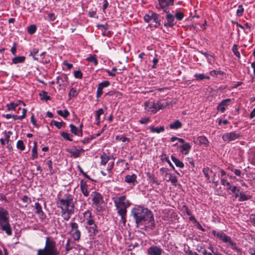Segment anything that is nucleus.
<instances>
[{
	"label": "nucleus",
	"instance_id": "1",
	"mask_svg": "<svg viewBox=\"0 0 255 255\" xmlns=\"http://www.w3.org/2000/svg\"><path fill=\"white\" fill-rule=\"evenodd\" d=\"M131 214L137 226L147 223L154 225L153 215L152 212L147 208L138 206L132 210Z\"/></svg>",
	"mask_w": 255,
	"mask_h": 255
},
{
	"label": "nucleus",
	"instance_id": "2",
	"mask_svg": "<svg viewBox=\"0 0 255 255\" xmlns=\"http://www.w3.org/2000/svg\"><path fill=\"white\" fill-rule=\"evenodd\" d=\"M59 252L56 247V243L51 237H46L45 245L43 249L37 250V255H59Z\"/></svg>",
	"mask_w": 255,
	"mask_h": 255
},
{
	"label": "nucleus",
	"instance_id": "3",
	"mask_svg": "<svg viewBox=\"0 0 255 255\" xmlns=\"http://www.w3.org/2000/svg\"><path fill=\"white\" fill-rule=\"evenodd\" d=\"M0 229L4 231L8 236L12 235L8 212L2 207H0Z\"/></svg>",
	"mask_w": 255,
	"mask_h": 255
},
{
	"label": "nucleus",
	"instance_id": "4",
	"mask_svg": "<svg viewBox=\"0 0 255 255\" xmlns=\"http://www.w3.org/2000/svg\"><path fill=\"white\" fill-rule=\"evenodd\" d=\"M73 197L71 195L67 194L62 198L59 199L57 202L58 207L61 208V211L71 213L74 211V204Z\"/></svg>",
	"mask_w": 255,
	"mask_h": 255
},
{
	"label": "nucleus",
	"instance_id": "5",
	"mask_svg": "<svg viewBox=\"0 0 255 255\" xmlns=\"http://www.w3.org/2000/svg\"><path fill=\"white\" fill-rule=\"evenodd\" d=\"M144 19L145 22L150 23L151 25H153L155 27H158L160 24V15L151 11H149L144 16Z\"/></svg>",
	"mask_w": 255,
	"mask_h": 255
},
{
	"label": "nucleus",
	"instance_id": "6",
	"mask_svg": "<svg viewBox=\"0 0 255 255\" xmlns=\"http://www.w3.org/2000/svg\"><path fill=\"white\" fill-rule=\"evenodd\" d=\"M241 135L236 132H227L222 135V139L224 141L230 142L239 138Z\"/></svg>",
	"mask_w": 255,
	"mask_h": 255
},
{
	"label": "nucleus",
	"instance_id": "7",
	"mask_svg": "<svg viewBox=\"0 0 255 255\" xmlns=\"http://www.w3.org/2000/svg\"><path fill=\"white\" fill-rule=\"evenodd\" d=\"M72 235L75 241H79L81 237V232L78 229V225L75 222L71 223Z\"/></svg>",
	"mask_w": 255,
	"mask_h": 255
},
{
	"label": "nucleus",
	"instance_id": "8",
	"mask_svg": "<svg viewBox=\"0 0 255 255\" xmlns=\"http://www.w3.org/2000/svg\"><path fill=\"white\" fill-rule=\"evenodd\" d=\"M91 196L93 197L92 201L93 204H94L97 208H99L100 205L103 203V198L102 196L98 192H93L91 193Z\"/></svg>",
	"mask_w": 255,
	"mask_h": 255
},
{
	"label": "nucleus",
	"instance_id": "9",
	"mask_svg": "<svg viewBox=\"0 0 255 255\" xmlns=\"http://www.w3.org/2000/svg\"><path fill=\"white\" fill-rule=\"evenodd\" d=\"M116 203L118 207L127 208L130 205V203L128 200H126V196H122L119 197L118 201H115V204Z\"/></svg>",
	"mask_w": 255,
	"mask_h": 255
},
{
	"label": "nucleus",
	"instance_id": "10",
	"mask_svg": "<svg viewBox=\"0 0 255 255\" xmlns=\"http://www.w3.org/2000/svg\"><path fill=\"white\" fill-rule=\"evenodd\" d=\"M163 252L162 249L156 246H152L147 250L148 255H161Z\"/></svg>",
	"mask_w": 255,
	"mask_h": 255
},
{
	"label": "nucleus",
	"instance_id": "11",
	"mask_svg": "<svg viewBox=\"0 0 255 255\" xmlns=\"http://www.w3.org/2000/svg\"><path fill=\"white\" fill-rule=\"evenodd\" d=\"M110 83L109 81H105L98 84L97 95V96H101L105 93V90L106 88L109 87Z\"/></svg>",
	"mask_w": 255,
	"mask_h": 255
},
{
	"label": "nucleus",
	"instance_id": "12",
	"mask_svg": "<svg viewBox=\"0 0 255 255\" xmlns=\"http://www.w3.org/2000/svg\"><path fill=\"white\" fill-rule=\"evenodd\" d=\"M68 77L65 74H61L57 77L56 83L60 87H64L68 83Z\"/></svg>",
	"mask_w": 255,
	"mask_h": 255
},
{
	"label": "nucleus",
	"instance_id": "13",
	"mask_svg": "<svg viewBox=\"0 0 255 255\" xmlns=\"http://www.w3.org/2000/svg\"><path fill=\"white\" fill-rule=\"evenodd\" d=\"M160 171H165V177L168 178L167 179V181L171 182L173 185H176V183L177 182V179L175 175H173L170 173L168 172V169L164 168H161L160 169Z\"/></svg>",
	"mask_w": 255,
	"mask_h": 255
},
{
	"label": "nucleus",
	"instance_id": "14",
	"mask_svg": "<svg viewBox=\"0 0 255 255\" xmlns=\"http://www.w3.org/2000/svg\"><path fill=\"white\" fill-rule=\"evenodd\" d=\"M212 234L217 238L221 240L223 243H226L229 236L226 235L223 231L217 232L216 230H212Z\"/></svg>",
	"mask_w": 255,
	"mask_h": 255
},
{
	"label": "nucleus",
	"instance_id": "15",
	"mask_svg": "<svg viewBox=\"0 0 255 255\" xmlns=\"http://www.w3.org/2000/svg\"><path fill=\"white\" fill-rule=\"evenodd\" d=\"M84 217L86 220V224L88 225L87 226L95 224V221L92 216L91 213L89 210L85 212L84 213Z\"/></svg>",
	"mask_w": 255,
	"mask_h": 255
},
{
	"label": "nucleus",
	"instance_id": "16",
	"mask_svg": "<svg viewBox=\"0 0 255 255\" xmlns=\"http://www.w3.org/2000/svg\"><path fill=\"white\" fill-rule=\"evenodd\" d=\"M137 176L135 174L127 175L125 176V181L128 184L135 185L137 183Z\"/></svg>",
	"mask_w": 255,
	"mask_h": 255
},
{
	"label": "nucleus",
	"instance_id": "17",
	"mask_svg": "<svg viewBox=\"0 0 255 255\" xmlns=\"http://www.w3.org/2000/svg\"><path fill=\"white\" fill-rule=\"evenodd\" d=\"M167 21L164 23L165 26L172 27L175 24V17L171 13L167 12L166 16Z\"/></svg>",
	"mask_w": 255,
	"mask_h": 255
},
{
	"label": "nucleus",
	"instance_id": "18",
	"mask_svg": "<svg viewBox=\"0 0 255 255\" xmlns=\"http://www.w3.org/2000/svg\"><path fill=\"white\" fill-rule=\"evenodd\" d=\"M35 213L38 214L39 218L41 219H44L46 218V215L42 210V207L40 204L36 202L35 204Z\"/></svg>",
	"mask_w": 255,
	"mask_h": 255
},
{
	"label": "nucleus",
	"instance_id": "19",
	"mask_svg": "<svg viewBox=\"0 0 255 255\" xmlns=\"http://www.w3.org/2000/svg\"><path fill=\"white\" fill-rule=\"evenodd\" d=\"M231 100L230 99H226L223 100L217 107V110L221 111L222 113L224 112L226 107H228Z\"/></svg>",
	"mask_w": 255,
	"mask_h": 255
},
{
	"label": "nucleus",
	"instance_id": "20",
	"mask_svg": "<svg viewBox=\"0 0 255 255\" xmlns=\"http://www.w3.org/2000/svg\"><path fill=\"white\" fill-rule=\"evenodd\" d=\"M167 103L164 101H158L156 103H153V108L155 112L159 110L164 109L166 107Z\"/></svg>",
	"mask_w": 255,
	"mask_h": 255
},
{
	"label": "nucleus",
	"instance_id": "21",
	"mask_svg": "<svg viewBox=\"0 0 255 255\" xmlns=\"http://www.w3.org/2000/svg\"><path fill=\"white\" fill-rule=\"evenodd\" d=\"M179 147L181 149L180 151L185 155L188 154L191 148V146L189 143L182 144Z\"/></svg>",
	"mask_w": 255,
	"mask_h": 255
},
{
	"label": "nucleus",
	"instance_id": "22",
	"mask_svg": "<svg viewBox=\"0 0 255 255\" xmlns=\"http://www.w3.org/2000/svg\"><path fill=\"white\" fill-rule=\"evenodd\" d=\"M86 228L88 229L91 236H94L98 233V227L96 224L87 226Z\"/></svg>",
	"mask_w": 255,
	"mask_h": 255
},
{
	"label": "nucleus",
	"instance_id": "23",
	"mask_svg": "<svg viewBox=\"0 0 255 255\" xmlns=\"http://www.w3.org/2000/svg\"><path fill=\"white\" fill-rule=\"evenodd\" d=\"M70 128V131L72 133L77 136L82 135V129H79L73 124H70L69 126Z\"/></svg>",
	"mask_w": 255,
	"mask_h": 255
},
{
	"label": "nucleus",
	"instance_id": "24",
	"mask_svg": "<svg viewBox=\"0 0 255 255\" xmlns=\"http://www.w3.org/2000/svg\"><path fill=\"white\" fill-rule=\"evenodd\" d=\"M68 152L71 154V156L72 157H74V158H77L80 156L81 152H84L85 150L81 148L80 149H75L74 150L73 149H68Z\"/></svg>",
	"mask_w": 255,
	"mask_h": 255
},
{
	"label": "nucleus",
	"instance_id": "25",
	"mask_svg": "<svg viewBox=\"0 0 255 255\" xmlns=\"http://www.w3.org/2000/svg\"><path fill=\"white\" fill-rule=\"evenodd\" d=\"M221 184L224 186H227V189L230 190L233 193H235L237 190V187L231 186L230 183L225 179H221Z\"/></svg>",
	"mask_w": 255,
	"mask_h": 255
},
{
	"label": "nucleus",
	"instance_id": "26",
	"mask_svg": "<svg viewBox=\"0 0 255 255\" xmlns=\"http://www.w3.org/2000/svg\"><path fill=\"white\" fill-rule=\"evenodd\" d=\"M81 192L85 197H88L89 195V192L88 190V185L86 182L82 181L80 184Z\"/></svg>",
	"mask_w": 255,
	"mask_h": 255
},
{
	"label": "nucleus",
	"instance_id": "27",
	"mask_svg": "<svg viewBox=\"0 0 255 255\" xmlns=\"http://www.w3.org/2000/svg\"><path fill=\"white\" fill-rule=\"evenodd\" d=\"M226 243H228L229 246L233 250L237 252H240V250L236 246V244L231 240L230 237L228 238V241H226Z\"/></svg>",
	"mask_w": 255,
	"mask_h": 255
},
{
	"label": "nucleus",
	"instance_id": "28",
	"mask_svg": "<svg viewBox=\"0 0 255 255\" xmlns=\"http://www.w3.org/2000/svg\"><path fill=\"white\" fill-rule=\"evenodd\" d=\"M100 158L101 160V164L105 165L111 159V157L108 155L106 153H104L103 154L101 155Z\"/></svg>",
	"mask_w": 255,
	"mask_h": 255
},
{
	"label": "nucleus",
	"instance_id": "29",
	"mask_svg": "<svg viewBox=\"0 0 255 255\" xmlns=\"http://www.w3.org/2000/svg\"><path fill=\"white\" fill-rule=\"evenodd\" d=\"M25 60V57L23 56H16L12 59V63L14 64L23 63Z\"/></svg>",
	"mask_w": 255,
	"mask_h": 255
},
{
	"label": "nucleus",
	"instance_id": "30",
	"mask_svg": "<svg viewBox=\"0 0 255 255\" xmlns=\"http://www.w3.org/2000/svg\"><path fill=\"white\" fill-rule=\"evenodd\" d=\"M75 243L72 242L71 239L69 238L68 239L66 244L65 245V250L67 252L71 251L73 248Z\"/></svg>",
	"mask_w": 255,
	"mask_h": 255
},
{
	"label": "nucleus",
	"instance_id": "31",
	"mask_svg": "<svg viewBox=\"0 0 255 255\" xmlns=\"http://www.w3.org/2000/svg\"><path fill=\"white\" fill-rule=\"evenodd\" d=\"M182 126V124L179 121L177 120L174 122L171 123L169 125V127L171 129H177L181 128Z\"/></svg>",
	"mask_w": 255,
	"mask_h": 255
},
{
	"label": "nucleus",
	"instance_id": "32",
	"mask_svg": "<svg viewBox=\"0 0 255 255\" xmlns=\"http://www.w3.org/2000/svg\"><path fill=\"white\" fill-rule=\"evenodd\" d=\"M197 141L199 142V144L200 145H204L207 146L209 143V141L207 138L204 136H200L197 138Z\"/></svg>",
	"mask_w": 255,
	"mask_h": 255
},
{
	"label": "nucleus",
	"instance_id": "33",
	"mask_svg": "<svg viewBox=\"0 0 255 255\" xmlns=\"http://www.w3.org/2000/svg\"><path fill=\"white\" fill-rule=\"evenodd\" d=\"M252 196L250 195L245 194L244 192L240 193V198L238 199L239 202L245 201L251 199Z\"/></svg>",
	"mask_w": 255,
	"mask_h": 255
},
{
	"label": "nucleus",
	"instance_id": "34",
	"mask_svg": "<svg viewBox=\"0 0 255 255\" xmlns=\"http://www.w3.org/2000/svg\"><path fill=\"white\" fill-rule=\"evenodd\" d=\"M171 159L172 161L175 163L176 166L177 167H178L179 168H183L184 167V163L179 160L178 159L176 158L175 157L172 156H171Z\"/></svg>",
	"mask_w": 255,
	"mask_h": 255
},
{
	"label": "nucleus",
	"instance_id": "35",
	"mask_svg": "<svg viewBox=\"0 0 255 255\" xmlns=\"http://www.w3.org/2000/svg\"><path fill=\"white\" fill-rule=\"evenodd\" d=\"M116 207L118 209V213L120 216H126L127 213V208L118 207L117 203Z\"/></svg>",
	"mask_w": 255,
	"mask_h": 255
},
{
	"label": "nucleus",
	"instance_id": "36",
	"mask_svg": "<svg viewBox=\"0 0 255 255\" xmlns=\"http://www.w3.org/2000/svg\"><path fill=\"white\" fill-rule=\"evenodd\" d=\"M38 157V152L37 149V143L36 142H34V146L32 149V156L31 158L34 159Z\"/></svg>",
	"mask_w": 255,
	"mask_h": 255
},
{
	"label": "nucleus",
	"instance_id": "37",
	"mask_svg": "<svg viewBox=\"0 0 255 255\" xmlns=\"http://www.w3.org/2000/svg\"><path fill=\"white\" fill-rule=\"evenodd\" d=\"M27 110L25 109H22V115L21 116H17V115H12V118L14 120H22L23 119H24L26 114Z\"/></svg>",
	"mask_w": 255,
	"mask_h": 255
},
{
	"label": "nucleus",
	"instance_id": "38",
	"mask_svg": "<svg viewBox=\"0 0 255 255\" xmlns=\"http://www.w3.org/2000/svg\"><path fill=\"white\" fill-rule=\"evenodd\" d=\"M74 213V211H72L71 213H70L69 212L61 211L62 216L63 219L65 221H68L70 219L71 216L72 214H73Z\"/></svg>",
	"mask_w": 255,
	"mask_h": 255
},
{
	"label": "nucleus",
	"instance_id": "39",
	"mask_svg": "<svg viewBox=\"0 0 255 255\" xmlns=\"http://www.w3.org/2000/svg\"><path fill=\"white\" fill-rule=\"evenodd\" d=\"M86 60L89 62L93 63L95 65H97L98 63V60L97 59V56L96 55H93L86 58Z\"/></svg>",
	"mask_w": 255,
	"mask_h": 255
},
{
	"label": "nucleus",
	"instance_id": "40",
	"mask_svg": "<svg viewBox=\"0 0 255 255\" xmlns=\"http://www.w3.org/2000/svg\"><path fill=\"white\" fill-rule=\"evenodd\" d=\"M209 172H211V169H210L209 167H205L203 169V172L205 176V177L207 179V180L209 182H210V174Z\"/></svg>",
	"mask_w": 255,
	"mask_h": 255
},
{
	"label": "nucleus",
	"instance_id": "41",
	"mask_svg": "<svg viewBox=\"0 0 255 255\" xmlns=\"http://www.w3.org/2000/svg\"><path fill=\"white\" fill-rule=\"evenodd\" d=\"M194 77L197 80H202L205 79H209L210 77L208 76L205 75L204 74L196 73L194 75Z\"/></svg>",
	"mask_w": 255,
	"mask_h": 255
},
{
	"label": "nucleus",
	"instance_id": "42",
	"mask_svg": "<svg viewBox=\"0 0 255 255\" xmlns=\"http://www.w3.org/2000/svg\"><path fill=\"white\" fill-rule=\"evenodd\" d=\"M150 131L152 132L160 133L164 131V128L163 126L160 127L159 128L151 127Z\"/></svg>",
	"mask_w": 255,
	"mask_h": 255
},
{
	"label": "nucleus",
	"instance_id": "43",
	"mask_svg": "<svg viewBox=\"0 0 255 255\" xmlns=\"http://www.w3.org/2000/svg\"><path fill=\"white\" fill-rule=\"evenodd\" d=\"M39 50L37 48H33L30 52L29 56H32L33 59L35 61H38V58L35 55L38 53Z\"/></svg>",
	"mask_w": 255,
	"mask_h": 255
},
{
	"label": "nucleus",
	"instance_id": "44",
	"mask_svg": "<svg viewBox=\"0 0 255 255\" xmlns=\"http://www.w3.org/2000/svg\"><path fill=\"white\" fill-rule=\"evenodd\" d=\"M57 114L58 115L64 118H67L70 115L69 112L67 110H65L64 111L59 110L57 111Z\"/></svg>",
	"mask_w": 255,
	"mask_h": 255
},
{
	"label": "nucleus",
	"instance_id": "45",
	"mask_svg": "<svg viewBox=\"0 0 255 255\" xmlns=\"http://www.w3.org/2000/svg\"><path fill=\"white\" fill-rule=\"evenodd\" d=\"M37 27L35 24L30 25L27 28V32L30 34H33L36 30Z\"/></svg>",
	"mask_w": 255,
	"mask_h": 255
},
{
	"label": "nucleus",
	"instance_id": "46",
	"mask_svg": "<svg viewBox=\"0 0 255 255\" xmlns=\"http://www.w3.org/2000/svg\"><path fill=\"white\" fill-rule=\"evenodd\" d=\"M244 11V8H243V5L240 4L238 6V8L236 11V15L238 16H241L243 15Z\"/></svg>",
	"mask_w": 255,
	"mask_h": 255
},
{
	"label": "nucleus",
	"instance_id": "47",
	"mask_svg": "<svg viewBox=\"0 0 255 255\" xmlns=\"http://www.w3.org/2000/svg\"><path fill=\"white\" fill-rule=\"evenodd\" d=\"M104 113V110L103 109H99L96 111V120L98 121V123H100V116Z\"/></svg>",
	"mask_w": 255,
	"mask_h": 255
},
{
	"label": "nucleus",
	"instance_id": "48",
	"mask_svg": "<svg viewBox=\"0 0 255 255\" xmlns=\"http://www.w3.org/2000/svg\"><path fill=\"white\" fill-rule=\"evenodd\" d=\"M61 136L63 137L64 138L69 140V141H72L73 139L71 137V135L67 132L63 131L61 133Z\"/></svg>",
	"mask_w": 255,
	"mask_h": 255
},
{
	"label": "nucleus",
	"instance_id": "49",
	"mask_svg": "<svg viewBox=\"0 0 255 255\" xmlns=\"http://www.w3.org/2000/svg\"><path fill=\"white\" fill-rule=\"evenodd\" d=\"M16 147L21 150H24L25 149V145H24L23 142L21 140L17 141L16 143Z\"/></svg>",
	"mask_w": 255,
	"mask_h": 255
},
{
	"label": "nucleus",
	"instance_id": "50",
	"mask_svg": "<svg viewBox=\"0 0 255 255\" xmlns=\"http://www.w3.org/2000/svg\"><path fill=\"white\" fill-rule=\"evenodd\" d=\"M232 50L233 51L234 54L239 58H240L241 55L240 52L238 50V46L237 45L234 44L232 48Z\"/></svg>",
	"mask_w": 255,
	"mask_h": 255
},
{
	"label": "nucleus",
	"instance_id": "51",
	"mask_svg": "<svg viewBox=\"0 0 255 255\" xmlns=\"http://www.w3.org/2000/svg\"><path fill=\"white\" fill-rule=\"evenodd\" d=\"M170 0H159V5H157L156 7L157 8H163L164 3H165V5H166Z\"/></svg>",
	"mask_w": 255,
	"mask_h": 255
},
{
	"label": "nucleus",
	"instance_id": "52",
	"mask_svg": "<svg viewBox=\"0 0 255 255\" xmlns=\"http://www.w3.org/2000/svg\"><path fill=\"white\" fill-rule=\"evenodd\" d=\"M17 104H15L13 102L10 103V104H7L6 106L7 107V110H15L16 108L17 107Z\"/></svg>",
	"mask_w": 255,
	"mask_h": 255
},
{
	"label": "nucleus",
	"instance_id": "53",
	"mask_svg": "<svg viewBox=\"0 0 255 255\" xmlns=\"http://www.w3.org/2000/svg\"><path fill=\"white\" fill-rule=\"evenodd\" d=\"M147 176L150 180V182L152 183H154L156 185H159V183L158 182L157 179L153 176H151L149 173H147Z\"/></svg>",
	"mask_w": 255,
	"mask_h": 255
},
{
	"label": "nucleus",
	"instance_id": "54",
	"mask_svg": "<svg viewBox=\"0 0 255 255\" xmlns=\"http://www.w3.org/2000/svg\"><path fill=\"white\" fill-rule=\"evenodd\" d=\"M116 139L118 140H121L123 142H129L130 140L129 138L124 136H121L120 135H117L116 136Z\"/></svg>",
	"mask_w": 255,
	"mask_h": 255
},
{
	"label": "nucleus",
	"instance_id": "55",
	"mask_svg": "<svg viewBox=\"0 0 255 255\" xmlns=\"http://www.w3.org/2000/svg\"><path fill=\"white\" fill-rule=\"evenodd\" d=\"M78 94L79 90L76 88H73L70 90L68 96H77Z\"/></svg>",
	"mask_w": 255,
	"mask_h": 255
},
{
	"label": "nucleus",
	"instance_id": "56",
	"mask_svg": "<svg viewBox=\"0 0 255 255\" xmlns=\"http://www.w3.org/2000/svg\"><path fill=\"white\" fill-rule=\"evenodd\" d=\"M74 76L76 78L81 79L83 77V74L80 70H77L74 72Z\"/></svg>",
	"mask_w": 255,
	"mask_h": 255
},
{
	"label": "nucleus",
	"instance_id": "57",
	"mask_svg": "<svg viewBox=\"0 0 255 255\" xmlns=\"http://www.w3.org/2000/svg\"><path fill=\"white\" fill-rule=\"evenodd\" d=\"M46 164L48 166L49 170L50 172V173L53 174L54 173V171H53V167H52V161L51 160H49L47 161Z\"/></svg>",
	"mask_w": 255,
	"mask_h": 255
},
{
	"label": "nucleus",
	"instance_id": "58",
	"mask_svg": "<svg viewBox=\"0 0 255 255\" xmlns=\"http://www.w3.org/2000/svg\"><path fill=\"white\" fill-rule=\"evenodd\" d=\"M117 69L116 67H113L112 69V71H110L109 70H106V72L109 76H115L116 74L114 72H115L117 70Z\"/></svg>",
	"mask_w": 255,
	"mask_h": 255
},
{
	"label": "nucleus",
	"instance_id": "59",
	"mask_svg": "<svg viewBox=\"0 0 255 255\" xmlns=\"http://www.w3.org/2000/svg\"><path fill=\"white\" fill-rule=\"evenodd\" d=\"M175 17L178 20H181L184 17V14L183 12H179L175 14Z\"/></svg>",
	"mask_w": 255,
	"mask_h": 255
},
{
	"label": "nucleus",
	"instance_id": "60",
	"mask_svg": "<svg viewBox=\"0 0 255 255\" xmlns=\"http://www.w3.org/2000/svg\"><path fill=\"white\" fill-rule=\"evenodd\" d=\"M47 17H48L49 20L51 21H54L56 18V15L53 13H48L47 15Z\"/></svg>",
	"mask_w": 255,
	"mask_h": 255
},
{
	"label": "nucleus",
	"instance_id": "61",
	"mask_svg": "<svg viewBox=\"0 0 255 255\" xmlns=\"http://www.w3.org/2000/svg\"><path fill=\"white\" fill-rule=\"evenodd\" d=\"M21 200L22 201L24 202V203H27L28 202H31V199L30 198H29L27 195H24L22 198H21Z\"/></svg>",
	"mask_w": 255,
	"mask_h": 255
},
{
	"label": "nucleus",
	"instance_id": "62",
	"mask_svg": "<svg viewBox=\"0 0 255 255\" xmlns=\"http://www.w3.org/2000/svg\"><path fill=\"white\" fill-rule=\"evenodd\" d=\"M63 64L66 66L68 70H70L73 67V65L69 63L66 60L63 61Z\"/></svg>",
	"mask_w": 255,
	"mask_h": 255
},
{
	"label": "nucleus",
	"instance_id": "63",
	"mask_svg": "<svg viewBox=\"0 0 255 255\" xmlns=\"http://www.w3.org/2000/svg\"><path fill=\"white\" fill-rule=\"evenodd\" d=\"M10 51L11 52V53L13 55H16V43H14L12 46L11 47V49H10Z\"/></svg>",
	"mask_w": 255,
	"mask_h": 255
},
{
	"label": "nucleus",
	"instance_id": "64",
	"mask_svg": "<svg viewBox=\"0 0 255 255\" xmlns=\"http://www.w3.org/2000/svg\"><path fill=\"white\" fill-rule=\"evenodd\" d=\"M250 219L252 224L255 227V214H251Z\"/></svg>",
	"mask_w": 255,
	"mask_h": 255
}]
</instances>
